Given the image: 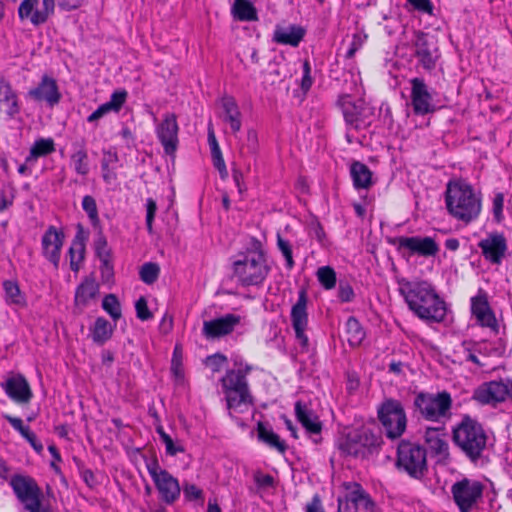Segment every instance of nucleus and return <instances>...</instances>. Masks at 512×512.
<instances>
[{
    "label": "nucleus",
    "mask_w": 512,
    "mask_h": 512,
    "mask_svg": "<svg viewBox=\"0 0 512 512\" xmlns=\"http://www.w3.org/2000/svg\"><path fill=\"white\" fill-rule=\"evenodd\" d=\"M394 244L399 252L408 251L410 255L431 257L439 252V246L431 237L401 236L395 239Z\"/></svg>",
    "instance_id": "nucleus-18"
},
{
    "label": "nucleus",
    "mask_w": 512,
    "mask_h": 512,
    "mask_svg": "<svg viewBox=\"0 0 512 512\" xmlns=\"http://www.w3.org/2000/svg\"><path fill=\"white\" fill-rule=\"evenodd\" d=\"M414 55L418 62L425 70H432L435 68L436 60L438 59V48L428 34L423 32H416L413 40Z\"/></svg>",
    "instance_id": "nucleus-17"
},
{
    "label": "nucleus",
    "mask_w": 512,
    "mask_h": 512,
    "mask_svg": "<svg viewBox=\"0 0 512 512\" xmlns=\"http://www.w3.org/2000/svg\"><path fill=\"white\" fill-rule=\"evenodd\" d=\"M305 35L301 26L290 25L287 27L277 25L273 33V41L277 44L297 47Z\"/></svg>",
    "instance_id": "nucleus-31"
},
{
    "label": "nucleus",
    "mask_w": 512,
    "mask_h": 512,
    "mask_svg": "<svg viewBox=\"0 0 512 512\" xmlns=\"http://www.w3.org/2000/svg\"><path fill=\"white\" fill-rule=\"evenodd\" d=\"M222 114L224 122L230 125L233 133L240 131L242 126V114L239 110L237 102L231 96H225L221 99Z\"/></svg>",
    "instance_id": "nucleus-32"
},
{
    "label": "nucleus",
    "mask_w": 512,
    "mask_h": 512,
    "mask_svg": "<svg viewBox=\"0 0 512 512\" xmlns=\"http://www.w3.org/2000/svg\"><path fill=\"white\" fill-rule=\"evenodd\" d=\"M28 96L38 102H46L50 107L60 102L61 93L54 78L44 75L41 82L28 91Z\"/></svg>",
    "instance_id": "nucleus-27"
},
{
    "label": "nucleus",
    "mask_w": 512,
    "mask_h": 512,
    "mask_svg": "<svg viewBox=\"0 0 512 512\" xmlns=\"http://www.w3.org/2000/svg\"><path fill=\"white\" fill-rule=\"evenodd\" d=\"M157 211V204L152 198L146 200V226L148 232H153V221Z\"/></svg>",
    "instance_id": "nucleus-56"
},
{
    "label": "nucleus",
    "mask_w": 512,
    "mask_h": 512,
    "mask_svg": "<svg viewBox=\"0 0 512 512\" xmlns=\"http://www.w3.org/2000/svg\"><path fill=\"white\" fill-rule=\"evenodd\" d=\"M312 84H313V79L311 77V66H310L309 61L305 60L303 63V76H302L301 83H300L302 91L304 93L309 91Z\"/></svg>",
    "instance_id": "nucleus-57"
},
{
    "label": "nucleus",
    "mask_w": 512,
    "mask_h": 512,
    "mask_svg": "<svg viewBox=\"0 0 512 512\" xmlns=\"http://www.w3.org/2000/svg\"><path fill=\"white\" fill-rule=\"evenodd\" d=\"M471 313L479 325L490 328L496 333L498 332V323L485 290L480 288L477 294L471 298Z\"/></svg>",
    "instance_id": "nucleus-19"
},
{
    "label": "nucleus",
    "mask_w": 512,
    "mask_h": 512,
    "mask_svg": "<svg viewBox=\"0 0 512 512\" xmlns=\"http://www.w3.org/2000/svg\"><path fill=\"white\" fill-rule=\"evenodd\" d=\"M63 240V233L54 226H50L42 236L43 256L53 264L55 269L59 267Z\"/></svg>",
    "instance_id": "nucleus-25"
},
{
    "label": "nucleus",
    "mask_w": 512,
    "mask_h": 512,
    "mask_svg": "<svg viewBox=\"0 0 512 512\" xmlns=\"http://www.w3.org/2000/svg\"><path fill=\"white\" fill-rule=\"evenodd\" d=\"M483 257L492 264H500L507 251V240L502 233L493 232L478 243Z\"/></svg>",
    "instance_id": "nucleus-22"
},
{
    "label": "nucleus",
    "mask_w": 512,
    "mask_h": 512,
    "mask_svg": "<svg viewBox=\"0 0 512 512\" xmlns=\"http://www.w3.org/2000/svg\"><path fill=\"white\" fill-rule=\"evenodd\" d=\"M307 303V292L305 289H301L297 302L292 306L290 315L296 341L304 351H307L309 347V339L306 335L308 326Z\"/></svg>",
    "instance_id": "nucleus-14"
},
{
    "label": "nucleus",
    "mask_w": 512,
    "mask_h": 512,
    "mask_svg": "<svg viewBox=\"0 0 512 512\" xmlns=\"http://www.w3.org/2000/svg\"><path fill=\"white\" fill-rule=\"evenodd\" d=\"M136 316L141 321H147L153 317L150 312L147 301L144 297H140L135 303Z\"/></svg>",
    "instance_id": "nucleus-53"
},
{
    "label": "nucleus",
    "mask_w": 512,
    "mask_h": 512,
    "mask_svg": "<svg viewBox=\"0 0 512 512\" xmlns=\"http://www.w3.org/2000/svg\"><path fill=\"white\" fill-rule=\"evenodd\" d=\"M127 92L125 90H118L112 93L107 105L114 112H118L127 99Z\"/></svg>",
    "instance_id": "nucleus-51"
},
{
    "label": "nucleus",
    "mask_w": 512,
    "mask_h": 512,
    "mask_svg": "<svg viewBox=\"0 0 512 512\" xmlns=\"http://www.w3.org/2000/svg\"><path fill=\"white\" fill-rule=\"evenodd\" d=\"M232 12L240 21H255L257 20V12L254 6L248 0H235Z\"/></svg>",
    "instance_id": "nucleus-43"
},
{
    "label": "nucleus",
    "mask_w": 512,
    "mask_h": 512,
    "mask_svg": "<svg viewBox=\"0 0 512 512\" xmlns=\"http://www.w3.org/2000/svg\"><path fill=\"white\" fill-rule=\"evenodd\" d=\"M250 370V366H246L244 369L228 370L221 379L229 414L232 412L243 413L253 404V398L246 379V375Z\"/></svg>",
    "instance_id": "nucleus-4"
},
{
    "label": "nucleus",
    "mask_w": 512,
    "mask_h": 512,
    "mask_svg": "<svg viewBox=\"0 0 512 512\" xmlns=\"http://www.w3.org/2000/svg\"><path fill=\"white\" fill-rule=\"evenodd\" d=\"M397 465L412 477L423 476L427 469L426 450L419 444L402 441L398 445Z\"/></svg>",
    "instance_id": "nucleus-9"
},
{
    "label": "nucleus",
    "mask_w": 512,
    "mask_h": 512,
    "mask_svg": "<svg viewBox=\"0 0 512 512\" xmlns=\"http://www.w3.org/2000/svg\"><path fill=\"white\" fill-rule=\"evenodd\" d=\"M10 485L26 510L32 509L34 505L42 500V491L31 477L15 476L11 479Z\"/></svg>",
    "instance_id": "nucleus-15"
},
{
    "label": "nucleus",
    "mask_w": 512,
    "mask_h": 512,
    "mask_svg": "<svg viewBox=\"0 0 512 512\" xmlns=\"http://www.w3.org/2000/svg\"><path fill=\"white\" fill-rule=\"evenodd\" d=\"M448 213L456 220L469 224L475 221L482 210L481 193L464 180L449 181L445 191Z\"/></svg>",
    "instance_id": "nucleus-2"
},
{
    "label": "nucleus",
    "mask_w": 512,
    "mask_h": 512,
    "mask_svg": "<svg viewBox=\"0 0 512 512\" xmlns=\"http://www.w3.org/2000/svg\"><path fill=\"white\" fill-rule=\"evenodd\" d=\"M241 323V316L227 313L221 317L203 322L202 335L207 340H216L231 334Z\"/></svg>",
    "instance_id": "nucleus-16"
},
{
    "label": "nucleus",
    "mask_w": 512,
    "mask_h": 512,
    "mask_svg": "<svg viewBox=\"0 0 512 512\" xmlns=\"http://www.w3.org/2000/svg\"><path fill=\"white\" fill-rule=\"evenodd\" d=\"M377 416L388 438H399L405 432L407 416L399 400L393 398L384 399L377 408Z\"/></svg>",
    "instance_id": "nucleus-6"
},
{
    "label": "nucleus",
    "mask_w": 512,
    "mask_h": 512,
    "mask_svg": "<svg viewBox=\"0 0 512 512\" xmlns=\"http://www.w3.org/2000/svg\"><path fill=\"white\" fill-rule=\"evenodd\" d=\"M94 248L98 258H106L111 255L107 240L101 233L94 240Z\"/></svg>",
    "instance_id": "nucleus-54"
},
{
    "label": "nucleus",
    "mask_w": 512,
    "mask_h": 512,
    "mask_svg": "<svg viewBox=\"0 0 512 512\" xmlns=\"http://www.w3.org/2000/svg\"><path fill=\"white\" fill-rule=\"evenodd\" d=\"M73 153L70 156V163L74 171L80 176L88 175L90 171L89 158L84 142L73 144Z\"/></svg>",
    "instance_id": "nucleus-33"
},
{
    "label": "nucleus",
    "mask_w": 512,
    "mask_h": 512,
    "mask_svg": "<svg viewBox=\"0 0 512 512\" xmlns=\"http://www.w3.org/2000/svg\"><path fill=\"white\" fill-rule=\"evenodd\" d=\"M227 362V357L217 353L206 358V365L213 371L219 372Z\"/></svg>",
    "instance_id": "nucleus-55"
},
{
    "label": "nucleus",
    "mask_w": 512,
    "mask_h": 512,
    "mask_svg": "<svg viewBox=\"0 0 512 512\" xmlns=\"http://www.w3.org/2000/svg\"><path fill=\"white\" fill-rule=\"evenodd\" d=\"M295 415L299 423L303 426L306 433L311 437L315 444L321 442L322 423L316 413L305 403L297 401L295 403Z\"/></svg>",
    "instance_id": "nucleus-23"
},
{
    "label": "nucleus",
    "mask_w": 512,
    "mask_h": 512,
    "mask_svg": "<svg viewBox=\"0 0 512 512\" xmlns=\"http://www.w3.org/2000/svg\"><path fill=\"white\" fill-rule=\"evenodd\" d=\"M84 3V0H55V5L57 4L61 10L64 11H72L80 8Z\"/></svg>",
    "instance_id": "nucleus-62"
},
{
    "label": "nucleus",
    "mask_w": 512,
    "mask_h": 512,
    "mask_svg": "<svg viewBox=\"0 0 512 512\" xmlns=\"http://www.w3.org/2000/svg\"><path fill=\"white\" fill-rule=\"evenodd\" d=\"M55 10V0H22L18 7L19 19L28 21L34 26L47 22Z\"/></svg>",
    "instance_id": "nucleus-13"
},
{
    "label": "nucleus",
    "mask_w": 512,
    "mask_h": 512,
    "mask_svg": "<svg viewBox=\"0 0 512 512\" xmlns=\"http://www.w3.org/2000/svg\"><path fill=\"white\" fill-rule=\"evenodd\" d=\"M4 300L7 305L17 309H22L27 306L25 294L20 290L17 282L6 280L3 282Z\"/></svg>",
    "instance_id": "nucleus-35"
},
{
    "label": "nucleus",
    "mask_w": 512,
    "mask_h": 512,
    "mask_svg": "<svg viewBox=\"0 0 512 512\" xmlns=\"http://www.w3.org/2000/svg\"><path fill=\"white\" fill-rule=\"evenodd\" d=\"M484 485L477 480L463 478L455 482L451 487L453 500L460 512H471L481 500Z\"/></svg>",
    "instance_id": "nucleus-11"
},
{
    "label": "nucleus",
    "mask_w": 512,
    "mask_h": 512,
    "mask_svg": "<svg viewBox=\"0 0 512 512\" xmlns=\"http://www.w3.org/2000/svg\"><path fill=\"white\" fill-rule=\"evenodd\" d=\"M399 292L404 297L409 309L420 319L429 322H441L446 316L445 302L427 281H398Z\"/></svg>",
    "instance_id": "nucleus-1"
},
{
    "label": "nucleus",
    "mask_w": 512,
    "mask_h": 512,
    "mask_svg": "<svg viewBox=\"0 0 512 512\" xmlns=\"http://www.w3.org/2000/svg\"><path fill=\"white\" fill-rule=\"evenodd\" d=\"M55 151V142L52 138H39L35 140L27 156V162H37L39 158L46 157Z\"/></svg>",
    "instance_id": "nucleus-39"
},
{
    "label": "nucleus",
    "mask_w": 512,
    "mask_h": 512,
    "mask_svg": "<svg viewBox=\"0 0 512 512\" xmlns=\"http://www.w3.org/2000/svg\"><path fill=\"white\" fill-rule=\"evenodd\" d=\"M253 481L258 491H265L269 488H273L275 485V479L270 474H265L260 470L253 473Z\"/></svg>",
    "instance_id": "nucleus-48"
},
{
    "label": "nucleus",
    "mask_w": 512,
    "mask_h": 512,
    "mask_svg": "<svg viewBox=\"0 0 512 512\" xmlns=\"http://www.w3.org/2000/svg\"><path fill=\"white\" fill-rule=\"evenodd\" d=\"M82 208L87 213L91 223L97 225L99 216L95 199L90 195L84 196L82 199Z\"/></svg>",
    "instance_id": "nucleus-49"
},
{
    "label": "nucleus",
    "mask_w": 512,
    "mask_h": 512,
    "mask_svg": "<svg viewBox=\"0 0 512 512\" xmlns=\"http://www.w3.org/2000/svg\"><path fill=\"white\" fill-rule=\"evenodd\" d=\"M84 3V0H55V5L57 4L61 10L64 11H72L80 8Z\"/></svg>",
    "instance_id": "nucleus-63"
},
{
    "label": "nucleus",
    "mask_w": 512,
    "mask_h": 512,
    "mask_svg": "<svg viewBox=\"0 0 512 512\" xmlns=\"http://www.w3.org/2000/svg\"><path fill=\"white\" fill-rule=\"evenodd\" d=\"M338 297L341 302H350L354 298V291L348 283H340L338 287Z\"/></svg>",
    "instance_id": "nucleus-60"
},
{
    "label": "nucleus",
    "mask_w": 512,
    "mask_h": 512,
    "mask_svg": "<svg viewBox=\"0 0 512 512\" xmlns=\"http://www.w3.org/2000/svg\"><path fill=\"white\" fill-rule=\"evenodd\" d=\"M413 404L424 419L439 422L450 416L452 398L446 391L436 394L419 392L415 396Z\"/></svg>",
    "instance_id": "nucleus-7"
},
{
    "label": "nucleus",
    "mask_w": 512,
    "mask_h": 512,
    "mask_svg": "<svg viewBox=\"0 0 512 512\" xmlns=\"http://www.w3.org/2000/svg\"><path fill=\"white\" fill-rule=\"evenodd\" d=\"M156 432L158 433L161 442L165 445L166 453L170 456H175L178 453H183L185 451L184 446L179 442H174L170 435H168L164 428L159 425L156 427Z\"/></svg>",
    "instance_id": "nucleus-44"
},
{
    "label": "nucleus",
    "mask_w": 512,
    "mask_h": 512,
    "mask_svg": "<svg viewBox=\"0 0 512 512\" xmlns=\"http://www.w3.org/2000/svg\"><path fill=\"white\" fill-rule=\"evenodd\" d=\"M99 283L92 277H85L76 287L74 307L78 313L97 302L99 296Z\"/></svg>",
    "instance_id": "nucleus-24"
},
{
    "label": "nucleus",
    "mask_w": 512,
    "mask_h": 512,
    "mask_svg": "<svg viewBox=\"0 0 512 512\" xmlns=\"http://www.w3.org/2000/svg\"><path fill=\"white\" fill-rule=\"evenodd\" d=\"M452 440L460 451L474 464L482 460L488 449L489 436L483 426L465 415L452 430Z\"/></svg>",
    "instance_id": "nucleus-3"
},
{
    "label": "nucleus",
    "mask_w": 512,
    "mask_h": 512,
    "mask_svg": "<svg viewBox=\"0 0 512 512\" xmlns=\"http://www.w3.org/2000/svg\"><path fill=\"white\" fill-rule=\"evenodd\" d=\"M0 111L10 119L20 112L18 95L3 75H0Z\"/></svg>",
    "instance_id": "nucleus-29"
},
{
    "label": "nucleus",
    "mask_w": 512,
    "mask_h": 512,
    "mask_svg": "<svg viewBox=\"0 0 512 512\" xmlns=\"http://www.w3.org/2000/svg\"><path fill=\"white\" fill-rule=\"evenodd\" d=\"M347 340L351 346H359L365 338V332L355 317H349L345 324Z\"/></svg>",
    "instance_id": "nucleus-42"
},
{
    "label": "nucleus",
    "mask_w": 512,
    "mask_h": 512,
    "mask_svg": "<svg viewBox=\"0 0 512 512\" xmlns=\"http://www.w3.org/2000/svg\"><path fill=\"white\" fill-rule=\"evenodd\" d=\"M119 158L115 150H104L103 158L101 160V170L103 180L110 184L116 180L117 176L114 171V165L118 162Z\"/></svg>",
    "instance_id": "nucleus-41"
},
{
    "label": "nucleus",
    "mask_w": 512,
    "mask_h": 512,
    "mask_svg": "<svg viewBox=\"0 0 512 512\" xmlns=\"http://www.w3.org/2000/svg\"><path fill=\"white\" fill-rule=\"evenodd\" d=\"M411 85V104L413 111L417 115H426L434 111L433 95L422 78H412Z\"/></svg>",
    "instance_id": "nucleus-20"
},
{
    "label": "nucleus",
    "mask_w": 512,
    "mask_h": 512,
    "mask_svg": "<svg viewBox=\"0 0 512 512\" xmlns=\"http://www.w3.org/2000/svg\"><path fill=\"white\" fill-rule=\"evenodd\" d=\"M102 308L115 322H117L122 316L121 305L115 294H107L103 298Z\"/></svg>",
    "instance_id": "nucleus-45"
},
{
    "label": "nucleus",
    "mask_w": 512,
    "mask_h": 512,
    "mask_svg": "<svg viewBox=\"0 0 512 512\" xmlns=\"http://www.w3.org/2000/svg\"><path fill=\"white\" fill-rule=\"evenodd\" d=\"M382 443V437L369 429H361L349 433L342 438L339 443V449L354 457H366L374 449H377Z\"/></svg>",
    "instance_id": "nucleus-8"
},
{
    "label": "nucleus",
    "mask_w": 512,
    "mask_h": 512,
    "mask_svg": "<svg viewBox=\"0 0 512 512\" xmlns=\"http://www.w3.org/2000/svg\"><path fill=\"white\" fill-rule=\"evenodd\" d=\"M347 489L349 490L346 498L348 501L352 502L356 509L363 508L365 510H370L373 507V502L370 496L364 491L358 483H350L347 485Z\"/></svg>",
    "instance_id": "nucleus-36"
},
{
    "label": "nucleus",
    "mask_w": 512,
    "mask_h": 512,
    "mask_svg": "<svg viewBox=\"0 0 512 512\" xmlns=\"http://www.w3.org/2000/svg\"><path fill=\"white\" fill-rule=\"evenodd\" d=\"M183 494L189 501L199 500L203 498V491L194 484L186 483L183 487Z\"/></svg>",
    "instance_id": "nucleus-58"
},
{
    "label": "nucleus",
    "mask_w": 512,
    "mask_h": 512,
    "mask_svg": "<svg viewBox=\"0 0 512 512\" xmlns=\"http://www.w3.org/2000/svg\"><path fill=\"white\" fill-rule=\"evenodd\" d=\"M319 283L327 290H330L336 285V273L330 266H323L317 270L316 273Z\"/></svg>",
    "instance_id": "nucleus-46"
},
{
    "label": "nucleus",
    "mask_w": 512,
    "mask_h": 512,
    "mask_svg": "<svg viewBox=\"0 0 512 512\" xmlns=\"http://www.w3.org/2000/svg\"><path fill=\"white\" fill-rule=\"evenodd\" d=\"M416 10L432 14L433 4L430 0H407Z\"/></svg>",
    "instance_id": "nucleus-64"
},
{
    "label": "nucleus",
    "mask_w": 512,
    "mask_h": 512,
    "mask_svg": "<svg viewBox=\"0 0 512 512\" xmlns=\"http://www.w3.org/2000/svg\"><path fill=\"white\" fill-rule=\"evenodd\" d=\"M214 167L219 171L221 178H226L228 171L221 151L211 153Z\"/></svg>",
    "instance_id": "nucleus-59"
},
{
    "label": "nucleus",
    "mask_w": 512,
    "mask_h": 512,
    "mask_svg": "<svg viewBox=\"0 0 512 512\" xmlns=\"http://www.w3.org/2000/svg\"><path fill=\"white\" fill-rule=\"evenodd\" d=\"M257 434L260 441L264 442L271 448L276 449L280 453H285L287 446L270 427L259 422L257 425Z\"/></svg>",
    "instance_id": "nucleus-38"
},
{
    "label": "nucleus",
    "mask_w": 512,
    "mask_h": 512,
    "mask_svg": "<svg viewBox=\"0 0 512 512\" xmlns=\"http://www.w3.org/2000/svg\"><path fill=\"white\" fill-rule=\"evenodd\" d=\"M1 387L10 399L19 404H27L33 397L28 381L21 374L8 377Z\"/></svg>",
    "instance_id": "nucleus-26"
},
{
    "label": "nucleus",
    "mask_w": 512,
    "mask_h": 512,
    "mask_svg": "<svg viewBox=\"0 0 512 512\" xmlns=\"http://www.w3.org/2000/svg\"><path fill=\"white\" fill-rule=\"evenodd\" d=\"M350 174L356 189H368L372 185V172L365 164L354 162Z\"/></svg>",
    "instance_id": "nucleus-37"
},
{
    "label": "nucleus",
    "mask_w": 512,
    "mask_h": 512,
    "mask_svg": "<svg viewBox=\"0 0 512 512\" xmlns=\"http://www.w3.org/2000/svg\"><path fill=\"white\" fill-rule=\"evenodd\" d=\"M277 247L279 251L282 253L283 257L285 258L286 268L291 270L294 267L295 262L293 260L292 247L290 242L288 240H285L278 234Z\"/></svg>",
    "instance_id": "nucleus-50"
},
{
    "label": "nucleus",
    "mask_w": 512,
    "mask_h": 512,
    "mask_svg": "<svg viewBox=\"0 0 512 512\" xmlns=\"http://www.w3.org/2000/svg\"><path fill=\"white\" fill-rule=\"evenodd\" d=\"M503 208H504V195L501 192L496 193L493 198L492 212H493V217L497 223H500L504 219Z\"/></svg>",
    "instance_id": "nucleus-52"
},
{
    "label": "nucleus",
    "mask_w": 512,
    "mask_h": 512,
    "mask_svg": "<svg viewBox=\"0 0 512 512\" xmlns=\"http://www.w3.org/2000/svg\"><path fill=\"white\" fill-rule=\"evenodd\" d=\"M178 131L177 118L173 113H166L156 127L157 137L168 155L174 154L177 149Z\"/></svg>",
    "instance_id": "nucleus-21"
},
{
    "label": "nucleus",
    "mask_w": 512,
    "mask_h": 512,
    "mask_svg": "<svg viewBox=\"0 0 512 512\" xmlns=\"http://www.w3.org/2000/svg\"><path fill=\"white\" fill-rule=\"evenodd\" d=\"M160 267L158 264L148 262L142 265L139 275L146 284H153L159 277Z\"/></svg>",
    "instance_id": "nucleus-47"
},
{
    "label": "nucleus",
    "mask_w": 512,
    "mask_h": 512,
    "mask_svg": "<svg viewBox=\"0 0 512 512\" xmlns=\"http://www.w3.org/2000/svg\"><path fill=\"white\" fill-rule=\"evenodd\" d=\"M424 442L431 454L446 457L448 455V443L443 428H427L424 433Z\"/></svg>",
    "instance_id": "nucleus-30"
},
{
    "label": "nucleus",
    "mask_w": 512,
    "mask_h": 512,
    "mask_svg": "<svg viewBox=\"0 0 512 512\" xmlns=\"http://www.w3.org/2000/svg\"><path fill=\"white\" fill-rule=\"evenodd\" d=\"M270 271L262 250L248 251L233 262V275L242 286L261 285Z\"/></svg>",
    "instance_id": "nucleus-5"
},
{
    "label": "nucleus",
    "mask_w": 512,
    "mask_h": 512,
    "mask_svg": "<svg viewBox=\"0 0 512 512\" xmlns=\"http://www.w3.org/2000/svg\"><path fill=\"white\" fill-rule=\"evenodd\" d=\"M342 109L344 119L347 124L359 129L364 124V103L359 100L357 102L352 100L350 95H341L337 101Z\"/></svg>",
    "instance_id": "nucleus-28"
},
{
    "label": "nucleus",
    "mask_w": 512,
    "mask_h": 512,
    "mask_svg": "<svg viewBox=\"0 0 512 512\" xmlns=\"http://www.w3.org/2000/svg\"><path fill=\"white\" fill-rule=\"evenodd\" d=\"M85 241L83 236L78 233L71 242L68 250L70 269L77 273L85 260Z\"/></svg>",
    "instance_id": "nucleus-34"
},
{
    "label": "nucleus",
    "mask_w": 512,
    "mask_h": 512,
    "mask_svg": "<svg viewBox=\"0 0 512 512\" xmlns=\"http://www.w3.org/2000/svg\"><path fill=\"white\" fill-rule=\"evenodd\" d=\"M473 399L481 404L492 406L512 401V379L501 378L482 383L474 390Z\"/></svg>",
    "instance_id": "nucleus-10"
},
{
    "label": "nucleus",
    "mask_w": 512,
    "mask_h": 512,
    "mask_svg": "<svg viewBox=\"0 0 512 512\" xmlns=\"http://www.w3.org/2000/svg\"><path fill=\"white\" fill-rule=\"evenodd\" d=\"M146 467L162 500L170 504L178 499L181 492L178 480L162 469L157 460L148 462Z\"/></svg>",
    "instance_id": "nucleus-12"
},
{
    "label": "nucleus",
    "mask_w": 512,
    "mask_h": 512,
    "mask_svg": "<svg viewBox=\"0 0 512 512\" xmlns=\"http://www.w3.org/2000/svg\"><path fill=\"white\" fill-rule=\"evenodd\" d=\"M244 148L248 153L255 154L258 150V136L255 130H248Z\"/></svg>",
    "instance_id": "nucleus-61"
},
{
    "label": "nucleus",
    "mask_w": 512,
    "mask_h": 512,
    "mask_svg": "<svg viewBox=\"0 0 512 512\" xmlns=\"http://www.w3.org/2000/svg\"><path fill=\"white\" fill-rule=\"evenodd\" d=\"M112 334L113 327L110 322L104 317H98L91 328L93 342L102 345L112 337Z\"/></svg>",
    "instance_id": "nucleus-40"
}]
</instances>
